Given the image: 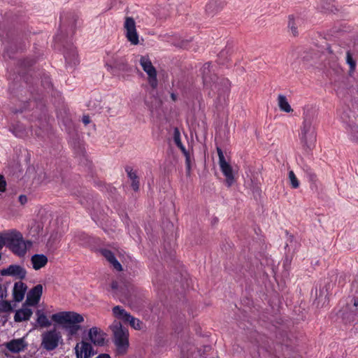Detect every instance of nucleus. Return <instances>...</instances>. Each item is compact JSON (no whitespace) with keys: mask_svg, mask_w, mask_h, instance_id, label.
Listing matches in <instances>:
<instances>
[{"mask_svg":"<svg viewBox=\"0 0 358 358\" xmlns=\"http://www.w3.org/2000/svg\"><path fill=\"white\" fill-rule=\"evenodd\" d=\"M211 64L206 63L201 68L203 84L210 89L212 92L217 94V99L220 101L224 98L230 90V82L227 78H220L211 69Z\"/></svg>","mask_w":358,"mask_h":358,"instance_id":"nucleus-1","label":"nucleus"},{"mask_svg":"<svg viewBox=\"0 0 358 358\" xmlns=\"http://www.w3.org/2000/svg\"><path fill=\"white\" fill-rule=\"evenodd\" d=\"M51 319L67 332L69 337L76 335L81 329L80 324L84 322L83 316L73 311H62L53 314Z\"/></svg>","mask_w":358,"mask_h":358,"instance_id":"nucleus-2","label":"nucleus"},{"mask_svg":"<svg viewBox=\"0 0 358 358\" xmlns=\"http://www.w3.org/2000/svg\"><path fill=\"white\" fill-rule=\"evenodd\" d=\"M313 122L312 115L308 113L304 114L299 137L302 146L306 152L311 151L315 146L316 131Z\"/></svg>","mask_w":358,"mask_h":358,"instance_id":"nucleus-3","label":"nucleus"},{"mask_svg":"<svg viewBox=\"0 0 358 358\" xmlns=\"http://www.w3.org/2000/svg\"><path fill=\"white\" fill-rule=\"evenodd\" d=\"M110 329L113 332V342L117 352L122 355L125 354L129 345L128 329L117 320H115L112 323Z\"/></svg>","mask_w":358,"mask_h":358,"instance_id":"nucleus-4","label":"nucleus"},{"mask_svg":"<svg viewBox=\"0 0 358 358\" xmlns=\"http://www.w3.org/2000/svg\"><path fill=\"white\" fill-rule=\"evenodd\" d=\"M5 238V245L19 257H23L26 254L28 247L31 245V241H25L22 234L16 231L6 233Z\"/></svg>","mask_w":358,"mask_h":358,"instance_id":"nucleus-5","label":"nucleus"},{"mask_svg":"<svg viewBox=\"0 0 358 358\" xmlns=\"http://www.w3.org/2000/svg\"><path fill=\"white\" fill-rule=\"evenodd\" d=\"M62 341L61 332L54 328L42 334L41 345L43 349L52 351L56 349Z\"/></svg>","mask_w":358,"mask_h":358,"instance_id":"nucleus-6","label":"nucleus"},{"mask_svg":"<svg viewBox=\"0 0 358 358\" xmlns=\"http://www.w3.org/2000/svg\"><path fill=\"white\" fill-rule=\"evenodd\" d=\"M124 35L127 41L133 45L139 43V35L136 30V25L132 17H126L124 22Z\"/></svg>","mask_w":358,"mask_h":358,"instance_id":"nucleus-7","label":"nucleus"},{"mask_svg":"<svg viewBox=\"0 0 358 358\" xmlns=\"http://www.w3.org/2000/svg\"><path fill=\"white\" fill-rule=\"evenodd\" d=\"M217 152L219 157V165L223 175L226 178V184L231 187L234 182V176L231 166L226 161L223 152L220 148H217Z\"/></svg>","mask_w":358,"mask_h":358,"instance_id":"nucleus-8","label":"nucleus"},{"mask_svg":"<svg viewBox=\"0 0 358 358\" xmlns=\"http://www.w3.org/2000/svg\"><path fill=\"white\" fill-rule=\"evenodd\" d=\"M140 64L145 72L148 75V82L150 85L155 89L157 87V71L152 64L151 61L148 57L143 56L140 59Z\"/></svg>","mask_w":358,"mask_h":358,"instance_id":"nucleus-9","label":"nucleus"},{"mask_svg":"<svg viewBox=\"0 0 358 358\" xmlns=\"http://www.w3.org/2000/svg\"><path fill=\"white\" fill-rule=\"evenodd\" d=\"M43 293V286L38 284L30 289L27 296L25 304L29 306H36L40 301Z\"/></svg>","mask_w":358,"mask_h":358,"instance_id":"nucleus-10","label":"nucleus"},{"mask_svg":"<svg viewBox=\"0 0 358 358\" xmlns=\"http://www.w3.org/2000/svg\"><path fill=\"white\" fill-rule=\"evenodd\" d=\"M1 274L3 275L13 276L16 278L22 280L25 278L27 271L22 266L13 264L10 265L7 268L3 269L1 271Z\"/></svg>","mask_w":358,"mask_h":358,"instance_id":"nucleus-11","label":"nucleus"},{"mask_svg":"<svg viewBox=\"0 0 358 358\" xmlns=\"http://www.w3.org/2000/svg\"><path fill=\"white\" fill-rule=\"evenodd\" d=\"M75 350L77 358H90L94 354L92 345L84 341L78 343Z\"/></svg>","mask_w":358,"mask_h":358,"instance_id":"nucleus-12","label":"nucleus"},{"mask_svg":"<svg viewBox=\"0 0 358 358\" xmlns=\"http://www.w3.org/2000/svg\"><path fill=\"white\" fill-rule=\"evenodd\" d=\"M105 335V333L96 327H93L89 330V338L96 345L102 346L104 345Z\"/></svg>","mask_w":358,"mask_h":358,"instance_id":"nucleus-13","label":"nucleus"},{"mask_svg":"<svg viewBox=\"0 0 358 358\" xmlns=\"http://www.w3.org/2000/svg\"><path fill=\"white\" fill-rule=\"evenodd\" d=\"M6 346L9 351L17 353L23 351L27 348V343L24 338H21L11 340L6 344Z\"/></svg>","mask_w":358,"mask_h":358,"instance_id":"nucleus-14","label":"nucleus"},{"mask_svg":"<svg viewBox=\"0 0 358 358\" xmlns=\"http://www.w3.org/2000/svg\"><path fill=\"white\" fill-rule=\"evenodd\" d=\"M64 57L68 64L75 66L79 63L78 55L73 46L66 48L64 52Z\"/></svg>","mask_w":358,"mask_h":358,"instance_id":"nucleus-15","label":"nucleus"},{"mask_svg":"<svg viewBox=\"0 0 358 358\" xmlns=\"http://www.w3.org/2000/svg\"><path fill=\"white\" fill-rule=\"evenodd\" d=\"M26 289L24 283L21 281L15 282L13 290V299L17 302L21 301L24 299Z\"/></svg>","mask_w":358,"mask_h":358,"instance_id":"nucleus-16","label":"nucleus"},{"mask_svg":"<svg viewBox=\"0 0 358 358\" xmlns=\"http://www.w3.org/2000/svg\"><path fill=\"white\" fill-rule=\"evenodd\" d=\"M224 6L222 0H210L206 5L205 11L208 15H214Z\"/></svg>","mask_w":358,"mask_h":358,"instance_id":"nucleus-17","label":"nucleus"},{"mask_svg":"<svg viewBox=\"0 0 358 358\" xmlns=\"http://www.w3.org/2000/svg\"><path fill=\"white\" fill-rule=\"evenodd\" d=\"M32 313L33 312L31 309L24 307V305L22 308L15 312L14 320L17 322L29 320L32 315Z\"/></svg>","mask_w":358,"mask_h":358,"instance_id":"nucleus-18","label":"nucleus"},{"mask_svg":"<svg viewBox=\"0 0 358 358\" xmlns=\"http://www.w3.org/2000/svg\"><path fill=\"white\" fill-rule=\"evenodd\" d=\"M101 253L113 265L114 268H115L118 271L122 270V265L117 260L114 254L110 250L107 249H103L101 250Z\"/></svg>","mask_w":358,"mask_h":358,"instance_id":"nucleus-19","label":"nucleus"},{"mask_svg":"<svg viewBox=\"0 0 358 358\" xmlns=\"http://www.w3.org/2000/svg\"><path fill=\"white\" fill-rule=\"evenodd\" d=\"M63 234L59 231H54L50 234V236L47 241V246L50 249H56L61 241Z\"/></svg>","mask_w":358,"mask_h":358,"instance_id":"nucleus-20","label":"nucleus"},{"mask_svg":"<svg viewBox=\"0 0 358 358\" xmlns=\"http://www.w3.org/2000/svg\"><path fill=\"white\" fill-rule=\"evenodd\" d=\"M31 261L33 265V268L35 270H38L47 264L48 257L42 254H36L31 257Z\"/></svg>","mask_w":358,"mask_h":358,"instance_id":"nucleus-21","label":"nucleus"},{"mask_svg":"<svg viewBox=\"0 0 358 358\" xmlns=\"http://www.w3.org/2000/svg\"><path fill=\"white\" fill-rule=\"evenodd\" d=\"M108 69H117L120 71H127L126 61L123 58H114L113 61H109L106 64Z\"/></svg>","mask_w":358,"mask_h":358,"instance_id":"nucleus-22","label":"nucleus"},{"mask_svg":"<svg viewBox=\"0 0 358 358\" xmlns=\"http://www.w3.org/2000/svg\"><path fill=\"white\" fill-rule=\"evenodd\" d=\"M113 316L117 320H122L126 322L128 320V317L130 316V313L127 312L122 306H116L113 308L112 310Z\"/></svg>","mask_w":358,"mask_h":358,"instance_id":"nucleus-23","label":"nucleus"},{"mask_svg":"<svg viewBox=\"0 0 358 358\" xmlns=\"http://www.w3.org/2000/svg\"><path fill=\"white\" fill-rule=\"evenodd\" d=\"M36 315L37 316L36 323L40 327H48L51 325V322L48 320L43 310H37Z\"/></svg>","mask_w":358,"mask_h":358,"instance_id":"nucleus-24","label":"nucleus"},{"mask_svg":"<svg viewBox=\"0 0 358 358\" xmlns=\"http://www.w3.org/2000/svg\"><path fill=\"white\" fill-rule=\"evenodd\" d=\"M278 103L280 109L282 111L286 112V113H290L293 110L291 108L289 102L287 101V99L286 96L283 94H279L278 96Z\"/></svg>","mask_w":358,"mask_h":358,"instance_id":"nucleus-25","label":"nucleus"},{"mask_svg":"<svg viewBox=\"0 0 358 358\" xmlns=\"http://www.w3.org/2000/svg\"><path fill=\"white\" fill-rule=\"evenodd\" d=\"M346 63L350 66L349 73L351 75L355 71L357 63L356 61L353 59L352 55L350 51L346 52Z\"/></svg>","mask_w":358,"mask_h":358,"instance_id":"nucleus-26","label":"nucleus"},{"mask_svg":"<svg viewBox=\"0 0 358 358\" xmlns=\"http://www.w3.org/2000/svg\"><path fill=\"white\" fill-rule=\"evenodd\" d=\"M126 322H128L134 329L140 330L142 328V322L140 320L133 317L131 315H130L129 317H128V320H127Z\"/></svg>","mask_w":358,"mask_h":358,"instance_id":"nucleus-27","label":"nucleus"},{"mask_svg":"<svg viewBox=\"0 0 358 358\" xmlns=\"http://www.w3.org/2000/svg\"><path fill=\"white\" fill-rule=\"evenodd\" d=\"M13 310L11 305V302L6 300H1L0 301V313H10Z\"/></svg>","mask_w":358,"mask_h":358,"instance_id":"nucleus-28","label":"nucleus"},{"mask_svg":"<svg viewBox=\"0 0 358 358\" xmlns=\"http://www.w3.org/2000/svg\"><path fill=\"white\" fill-rule=\"evenodd\" d=\"M288 178L292 187L297 189L299 187L300 183L293 171H289Z\"/></svg>","mask_w":358,"mask_h":358,"instance_id":"nucleus-29","label":"nucleus"},{"mask_svg":"<svg viewBox=\"0 0 358 358\" xmlns=\"http://www.w3.org/2000/svg\"><path fill=\"white\" fill-rule=\"evenodd\" d=\"M173 140L177 146H180L182 143L180 139V134L178 128L174 129Z\"/></svg>","mask_w":358,"mask_h":358,"instance_id":"nucleus-30","label":"nucleus"},{"mask_svg":"<svg viewBox=\"0 0 358 358\" xmlns=\"http://www.w3.org/2000/svg\"><path fill=\"white\" fill-rule=\"evenodd\" d=\"M185 157V164H186V168H187V175H190V170H191V157L189 152L186 153V155H184Z\"/></svg>","mask_w":358,"mask_h":358,"instance_id":"nucleus-31","label":"nucleus"},{"mask_svg":"<svg viewBox=\"0 0 358 358\" xmlns=\"http://www.w3.org/2000/svg\"><path fill=\"white\" fill-rule=\"evenodd\" d=\"M126 171L127 173V176L131 180H135L138 179V176L135 171H133V169L131 167H127Z\"/></svg>","mask_w":358,"mask_h":358,"instance_id":"nucleus-32","label":"nucleus"},{"mask_svg":"<svg viewBox=\"0 0 358 358\" xmlns=\"http://www.w3.org/2000/svg\"><path fill=\"white\" fill-rule=\"evenodd\" d=\"M7 297V289L0 284V301Z\"/></svg>","mask_w":358,"mask_h":358,"instance_id":"nucleus-33","label":"nucleus"},{"mask_svg":"<svg viewBox=\"0 0 358 358\" xmlns=\"http://www.w3.org/2000/svg\"><path fill=\"white\" fill-rule=\"evenodd\" d=\"M6 182L3 178V176L0 175V192H3L6 191Z\"/></svg>","mask_w":358,"mask_h":358,"instance_id":"nucleus-34","label":"nucleus"},{"mask_svg":"<svg viewBox=\"0 0 358 358\" xmlns=\"http://www.w3.org/2000/svg\"><path fill=\"white\" fill-rule=\"evenodd\" d=\"M289 27L292 30V32L294 36H296L298 34L297 28L294 25V22L291 20L289 22Z\"/></svg>","mask_w":358,"mask_h":358,"instance_id":"nucleus-35","label":"nucleus"},{"mask_svg":"<svg viewBox=\"0 0 358 358\" xmlns=\"http://www.w3.org/2000/svg\"><path fill=\"white\" fill-rule=\"evenodd\" d=\"M131 187L134 191H138L139 189V180L138 178L135 180H131Z\"/></svg>","mask_w":358,"mask_h":358,"instance_id":"nucleus-36","label":"nucleus"},{"mask_svg":"<svg viewBox=\"0 0 358 358\" xmlns=\"http://www.w3.org/2000/svg\"><path fill=\"white\" fill-rule=\"evenodd\" d=\"M6 233L0 235V250L5 245L6 243Z\"/></svg>","mask_w":358,"mask_h":358,"instance_id":"nucleus-37","label":"nucleus"},{"mask_svg":"<svg viewBox=\"0 0 358 358\" xmlns=\"http://www.w3.org/2000/svg\"><path fill=\"white\" fill-rule=\"evenodd\" d=\"M164 36H165V37H167V39H168L167 41H168L169 42H171L174 45H176V46H182V44L177 43H176V42L172 41L171 40H170V39H169V38H170L171 36H170V35H169V34H166ZM173 36H174L175 38H177V37H178V36H177V35H173Z\"/></svg>","mask_w":358,"mask_h":358,"instance_id":"nucleus-38","label":"nucleus"},{"mask_svg":"<svg viewBox=\"0 0 358 358\" xmlns=\"http://www.w3.org/2000/svg\"><path fill=\"white\" fill-rule=\"evenodd\" d=\"M19 201L22 205L25 204L27 202V198L25 195H20L19 196Z\"/></svg>","mask_w":358,"mask_h":358,"instance_id":"nucleus-39","label":"nucleus"},{"mask_svg":"<svg viewBox=\"0 0 358 358\" xmlns=\"http://www.w3.org/2000/svg\"><path fill=\"white\" fill-rule=\"evenodd\" d=\"M110 287L113 290H117L119 288V284L117 281H113L111 282Z\"/></svg>","mask_w":358,"mask_h":358,"instance_id":"nucleus-40","label":"nucleus"},{"mask_svg":"<svg viewBox=\"0 0 358 358\" xmlns=\"http://www.w3.org/2000/svg\"><path fill=\"white\" fill-rule=\"evenodd\" d=\"M83 122L87 125L90 122V117L88 115H84L83 117Z\"/></svg>","mask_w":358,"mask_h":358,"instance_id":"nucleus-41","label":"nucleus"},{"mask_svg":"<svg viewBox=\"0 0 358 358\" xmlns=\"http://www.w3.org/2000/svg\"><path fill=\"white\" fill-rule=\"evenodd\" d=\"M308 174L310 180H311L313 181L316 180V175L315 173L310 171L309 172H308Z\"/></svg>","mask_w":358,"mask_h":358,"instance_id":"nucleus-42","label":"nucleus"},{"mask_svg":"<svg viewBox=\"0 0 358 358\" xmlns=\"http://www.w3.org/2000/svg\"><path fill=\"white\" fill-rule=\"evenodd\" d=\"M180 150L182 152L183 155H186V153L189 152L184 147V145L182 144H181L180 146H178Z\"/></svg>","mask_w":358,"mask_h":358,"instance_id":"nucleus-43","label":"nucleus"},{"mask_svg":"<svg viewBox=\"0 0 358 358\" xmlns=\"http://www.w3.org/2000/svg\"><path fill=\"white\" fill-rule=\"evenodd\" d=\"M96 358H110V357L108 354H101L99 356H97Z\"/></svg>","mask_w":358,"mask_h":358,"instance_id":"nucleus-44","label":"nucleus"},{"mask_svg":"<svg viewBox=\"0 0 358 358\" xmlns=\"http://www.w3.org/2000/svg\"><path fill=\"white\" fill-rule=\"evenodd\" d=\"M171 98L173 101H176L178 99L177 95L174 93L171 94Z\"/></svg>","mask_w":358,"mask_h":358,"instance_id":"nucleus-45","label":"nucleus"},{"mask_svg":"<svg viewBox=\"0 0 358 358\" xmlns=\"http://www.w3.org/2000/svg\"><path fill=\"white\" fill-rule=\"evenodd\" d=\"M33 64V61L27 62V64H24L25 66H31Z\"/></svg>","mask_w":358,"mask_h":358,"instance_id":"nucleus-46","label":"nucleus"},{"mask_svg":"<svg viewBox=\"0 0 358 358\" xmlns=\"http://www.w3.org/2000/svg\"><path fill=\"white\" fill-rule=\"evenodd\" d=\"M354 306H358V299H355L354 301Z\"/></svg>","mask_w":358,"mask_h":358,"instance_id":"nucleus-47","label":"nucleus"},{"mask_svg":"<svg viewBox=\"0 0 358 358\" xmlns=\"http://www.w3.org/2000/svg\"><path fill=\"white\" fill-rule=\"evenodd\" d=\"M55 39H56V40H60V38H59V36H58V35H57V36H56Z\"/></svg>","mask_w":358,"mask_h":358,"instance_id":"nucleus-48","label":"nucleus"},{"mask_svg":"<svg viewBox=\"0 0 358 358\" xmlns=\"http://www.w3.org/2000/svg\"><path fill=\"white\" fill-rule=\"evenodd\" d=\"M71 30H72V31H73V25L71 26Z\"/></svg>","mask_w":358,"mask_h":358,"instance_id":"nucleus-49","label":"nucleus"},{"mask_svg":"<svg viewBox=\"0 0 358 358\" xmlns=\"http://www.w3.org/2000/svg\"><path fill=\"white\" fill-rule=\"evenodd\" d=\"M220 54H221V55H224V52H223V51H222V52H220Z\"/></svg>","mask_w":358,"mask_h":358,"instance_id":"nucleus-50","label":"nucleus"}]
</instances>
